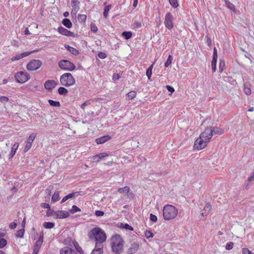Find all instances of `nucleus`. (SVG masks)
<instances>
[{
	"label": "nucleus",
	"instance_id": "15",
	"mask_svg": "<svg viewBox=\"0 0 254 254\" xmlns=\"http://www.w3.org/2000/svg\"><path fill=\"white\" fill-rule=\"evenodd\" d=\"M111 136L109 135H106L96 138L95 139V142L97 144H101L111 139Z\"/></svg>",
	"mask_w": 254,
	"mask_h": 254
},
{
	"label": "nucleus",
	"instance_id": "3",
	"mask_svg": "<svg viewBox=\"0 0 254 254\" xmlns=\"http://www.w3.org/2000/svg\"><path fill=\"white\" fill-rule=\"evenodd\" d=\"M111 244L112 251L117 254H120L123 250V241L119 235H115L111 239Z\"/></svg>",
	"mask_w": 254,
	"mask_h": 254
},
{
	"label": "nucleus",
	"instance_id": "27",
	"mask_svg": "<svg viewBox=\"0 0 254 254\" xmlns=\"http://www.w3.org/2000/svg\"><path fill=\"white\" fill-rule=\"evenodd\" d=\"M3 234L0 233V249L3 248L7 244V241L2 238Z\"/></svg>",
	"mask_w": 254,
	"mask_h": 254
},
{
	"label": "nucleus",
	"instance_id": "25",
	"mask_svg": "<svg viewBox=\"0 0 254 254\" xmlns=\"http://www.w3.org/2000/svg\"><path fill=\"white\" fill-rule=\"evenodd\" d=\"M62 24L67 28H70L72 27L71 22L67 18L64 19L62 20Z\"/></svg>",
	"mask_w": 254,
	"mask_h": 254
},
{
	"label": "nucleus",
	"instance_id": "21",
	"mask_svg": "<svg viewBox=\"0 0 254 254\" xmlns=\"http://www.w3.org/2000/svg\"><path fill=\"white\" fill-rule=\"evenodd\" d=\"M211 209V205L210 203H207L204 208L201 210V215L202 216H207L210 212Z\"/></svg>",
	"mask_w": 254,
	"mask_h": 254
},
{
	"label": "nucleus",
	"instance_id": "17",
	"mask_svg": "<svg viewBox=\"0 0 254 254\" xmlns=\"http://www.w3.org/2000/svg\"><path fill=\"white\" fill-rule=\"evenodd\" d=\"M139 245L136 243L132 244L128 249L126 254H134L138 249Z\"/></svg>",
	"mask_w": 254,
	"mask_h": 254
},
{
	"label": "nucleus",
	"instance_id": "48",
	"mask_svg": "<svg viewBox=\"0 0 254 254\" xmlns=\"http://www.w3.org/2000/svg\"><path fill=\"white\" fill-rule=\"evenodd\" d=\"M216 63L217 60H213L211 62V67L213 70V72H215L216 69Z\"/></svg>",
	"mask_w": 254,
	"mask_h": 254
},
{
	"label": "nucleus",
	"instance_id": "52",
	"mask_svg": "<svg viewBox=\"0 0 254 254\" xmlns=\"http://www.w3.org/2000/svg\"><path fill=\"white\" fill-rule=\"evenodd\" d=\"M43 236H44V234L42 232L41 234H40V236L39 237V238L37 242V243H39V244H41L42 245L43 242Z\"/></svg>",
	"mask_w": 254,
	"mask_h": 254
},
{
	"label": "nucleus",
	"instance_id": "2",
	"mask_svg": "<svg viewBox=\"0 0 254 254\" xmlns=\"http://www.w3.org/2000/svg\"><path fill=\"white\" fill-rule=\"evenodd\" d=\"M178 214V209L172 205L167 204L163 207V216L165 220L174 219Z\"/></svg>",
	"mask_w": 254,
	"mask_h": 254
},
{
	"label": "nucleus",
	"instance_id": "13",
	"mask_svg": "<svg viewBox=\"0 0 254 254\" xmlns=\"http://www.w3.org/2000/svg\"><path fill=\"white\" fill-rule=\"evenodd\" d=\"M58 83L54 80H48L44 84L45 88L49 91L53 90L57 85Z\"/></svg>",
	"mask_w": 254,
	"mask_h": 254
},
{
	"label": "nucleus",
	"instance_id": "24",
	"mask_svg": "<svg viewBox=\"0 0 254 254\" xmlns=\"http://www.w3.org/2000/svg\"><path fill=\"white\" fill-rule=\"evenodd\" d=\"M64 47L72 54L74 55H77L79 54V51L73 47H71L67 45H65Z\"/></svg>",
	"mask_w": 254,
	"mask_h": 254
},
{
	"label": "nucleus",
	"instance_id": "10",
	"mask_svg": "<svg viewBox=\"0 0 254 254\" xmlns=\"http://www.w3.org/2000/svg\"><path fill=\"white\" fill-rule=\"evenodd\" d=\"M69 216L68 212L64 210H57L53 213V216L56 219H64L67 218Z\"/></svg>",
	"mask_w": 254,
	"mask_h": 254
},
{
	"label": "nucleus",
	"instance_id": "20",
	"mask_svg": "<svg viewBox=\"0 0 254 254\" xmlns=\"http://www.w3.org/2000/svg\"><path fill=\"white\" fill-rule=\"evenodd\" d=\"M109 155L105 152L101 153L99 154L94 155L92 157V159L93 162H99L102 159L105 157L108 156Z\"/></svg>",
	"mask_w": 254,
	"mask_h": 254
},
{
	"label": "nucleus",
	"instance_id": "28",
	"mask_svg": "<svg viewBox=\"0 0 254 254\" xmlns=\"http://www.w3.org/2000/svg\"><path fill=\"white\" fill-rule=\"evenodd\" d=\"M212 127L213 128V135L214 134H222L224 133L223 129H222L220 128H219L218 127Z\"/></svg>",
	"mask_w": 254,
	"mask_h": 254
},
{
	"label": "nucleus",
	"instance_id": "39",
	"mask_svg": "<svg viewBox=\"0 0 254 254\" xmlns=\"http://www.w3.org/2000/svg\"><path fill=\"white\" fill-rule=\"evenodd\" d=\"M92 102L91 100H88L85 102L84 103L82 104L80 106L81 110H85L86 107L90 105Z\"/></svg>",
	"mask_w": 254,
	"mask_h": 254
},
{
	"label": "nucleus",
	"instance_id": "60",
	"mask_svg": "<svg viewBox=\"0 0 254 254\" xmlns=\"http://www.w3.org/2000/svg\"><path fill=\"white\" fill-rule=\"evenodd\" d=\"M244 91L245 93L248 95H250L252 92L251 89L249 87H245Z\"/></svg>",
	"mask_w": 254,
	"mask_h": 254
},
{
	"label": "nucleus",
	"instance_id": "35",
	"mask_svg": "<svg viewBox=\"0 0 254 254\" xmlns=\"http://www.w3.org/2000/svg\"><path fill=\"white\" fill-rule=\"evenodd\" d=\"M55 226V224L52 222H45L43 224V227L46 229H51L53 228Z\"/></svg>",
	"mask_w": 254,
	"mask_h": 254
},
{
	"label": "nucleus",
	"instance_id": "30",
	"mask_svg": "<svg viewBox=\"0 0 254 254\" xmlns=\"http://www.w3.org/2000/svg\"><path fill=\"white\" fill-rule=\"evenodd\" d=\"M225 67V63L224 60H220L219 64V71L220 72H222Z\"/></svg>",
	"mask_w": 254,
	"mask_h": 254
},
{
	"label": "nucleus",
	"instance_id": "23",
	"mask_svg": "<svg viewBox=\"0 0 254 254\" xmlns=\"http://www.w3.org/2000/svg\"><path fill=\"white\" fill-rule=\"evenodd\" d=\"M19 146L18 143H15L12 146L10 153L9 154L10 158H12L15 154L17 149Z\"/></svg>",
	"mask_w": 254,
	"mask_h": 254
},
{
	"label": "nucleus",
	"instance_id": "44",
	"mask_svg": "<svg viewBox=\"0 0 254 254\" xmlns=\"http://www.w3.org/2000/svg\"><path fill=\"white\" fill-rule=\"evenodd\" d=\"M172 59H173V58H172V56L169 55L168 57L167 61L165 63V66L166 67H168L169 65L171 64L172 63Z\"/></svg>",
	"mask_w": 254,
	"mask_h": 254
},
{
	"label": "nucleus",
	"instance_id": "14",
	"mask_svg": "<svg viewBox=\"0 0 254 254\" xmlns=\"http://www.w3.org/2000/svg\"><path fill=\"white\" fill-rule=\"evenodd\" d=\"M58 31L63 35L67 36H73L74 33L65 28L60 26L58 28Z\"/></svg>",
	"mask_w": 254,
	"mask_h": 254
},
{
	"label": "nucleus",
	"instance_id": "61",
	"mask_svg": "<svg viewBox=\"0 0 254 254\" xmlns=\"http://www.w3.org/2000/svg\"><path fill=\"white\" fill-rule=\"evenodd\" d=\"M16 226H17V223H16L15 222H12L9 224V227L11 229H14L16 227Z\"/></svg>",
	"mask_w": 254,
	"mask_h": 254
},
{
	"label": "nucleus",
	"instance_id": "45",
	"mask_svg": "<svg viewBox=\"0 0 254 254\" xmlns=\"http://www.w3.org/2000/svg\"><path fill=\"white\" fill-rule=\"evenodd\" d=\"M121 227L123 228H124L126 230H130V231H132L133 230V228L130 226L129 225L127 224H121Z\"/></svg>",
	"mask_w": 254,
	"mask_h": 254
},
{
	"label": "nucleus",
	"instance_id": "53",
	"mask_svg": "<svg viewBox=\"0 0 254 254\" xmlns=\"http://www.w3.org/2000/svg\"><path fill=\"white\" fill-rule=\"evenodd\" d=\"M98 57L102 59H104L107 57L106 54L104 52H99L98 55Z\"/></svg>",
	"mask_w": 254,
	"mask_h": 254
},
{
	"label": "nucleus",
	"instance_id": "4",
	"mask_svg": "<svg viewBox=\"0 0 254 254\" xmlns=\"http://www.w3.org/2000/svg\"><path fill=\"white\" fill-rule=\"evenodd\" d=\"M60 83L65 87H70L75 84V79L69 72L63 74L60 78Z\"/></svg>",
	"mask_w": 254,
	"mask_h": 254
},
{
	"label": "nucleus",
	"instance_id": "26",
	"mask_svg": "<svg viewBox=\"0 0 254 254\" xmlns=\"http://www.w3.org/2000/svg\"><path fill=\"white\" fill-rule=\"evenodd\" d=\"M136 92L135 91H131L126 94V99L132 100L136 97Z\"/></svg>",
	"mask_w": 254,
	"mask_h": 254
},
{
	"label": "nucleus",
	"instance_id": "7",
	"mask_svg": "<svg viewBox=\"0 0 254 254\" xmlns=\"http://www.w3.org/2000/svg\"><path fill=\"white\" fill-rule=\"evenodd\" d=\"M208 142L200 134L199 137L195 141L194 147L197 150H201L205 147Z\"/></svg>",
	"mask_w": 254,
	"mask_h": 254
},
{
	"label": "nucleus",
	"instance_id": "51",
	"mask_svg": "<svg viewBox=\"0 0 254 254\" xmlns=\"http://www.w3.org/2000/svg\"><path fill=\"white\" fill-rule=\"evenodd\" d=\"M150 219L152 222H156L157 221V217L156 215H155L153 214H150Z\"/></svg>",
	"mask_w": 254,
	"mask_h": 254
},
{
	"label": "nucleus",
	"instance_id": "38",
	"mask_svg": "<svg viewBox=\"0 0 254 254\" xmlns=\"http://www.w3.org/2000/svg\"><path fill=\"white\" fill-rule=\"evenodd\" d=\"M48 102L50 105L53 107H59L60 105V103L58 101H55L52 100H49Z\"/></svg>",
	"mask_w": 254,
	"mask_h": 254
},
{
	"label": "nucleus",
	"instance_id": "16",
	"mask_svg": "<svg viewBox=\"0 0 254 254\" xmlns=\"http://www.w3.org/2000/svg\"><path fill=\"white\" fill-rule=\"evenodd\" d=\"M33 52H23L20 54H18L16 55L15 56L13 57L11 60V61L13 62L15 61H18L24 57L28 56L30 54L32 53Z\"/></svg>",
	"mask_w": 254,
	"mask_h": 254
},
{
	"label": "nucleus",
	"instance_id": "6",
	"mask_svg": "<svg viewBox=\"0 0 254 254\" xmlns=\"http://www.w3.org/2000/svg\"><path fill=\"white\" fill-rule=\"evenodd\" d=\"M16 81L18 83H23L27 81L30 78L29 73L24 71H19L15 75Z\"/></svg>",
	"mask_w": 254,
	"mask_h": 254
},
{
	"label": "nucleus",
	"instance_id": "63",
	"mask_svg": "<svg viewBox=\"0 0 254 254\" xmlns=\"http://www.w3.org/2000/svg\"><path fill=\"white\" fill-rule=\"evenodd\" d=\"M41 205L44 208H50V205L46 203H42Z\"/></svg>",
	"mask_w": 254,
	"mask_h": 254
},
{
	"label": "nucleus",
	"instance_id": "42",
	"mask_svg": "<svg viewBox=\"0 0 254 254\" xmlns=\"http://www.w3.org/2000/svg\"><path fill=\"white\" fill-rule=\"evenodd\" d=\"M169 1L173 8H177L179 6L177 0H169Z\"/></svg>",
	"mask_w": 254,
	"mask_h": 254
},
{
	"label": "nucleus",
	"instance_id": "40",
	"mask_svg": "<svg viewBox=\"0 0 254 254\" xmlns=\"http://www.w3.org/2000/svg\"><path fill=\"white\" fill-rule=\"evenodd\" d=\"M41 246L42 244L36 243L35 248L33 250V254H38Z\"/></svg>",
	"mask_w": 254,
	"mask_h": 254
},
{
	"label": "nucleus",
	"instance_id": "49",
	"mask_svg": "<svg viewBox=\"0 0 254 254\" xmlns=\"http://www.w3.org/2000/svg\"><path fill=\"white\" fill-rule=\"evenodd\" d=\"M24 233V229H20V230H19L18 231H17V232L16 233V236L17 237L22 238L23 236Z\"/></svg>",
	"mask_w": 254,
	"mask_h": 254
},
{
	"label": "nucleus",
	"instance_id": "64",
	"mask_svg": "<svg viewBox=\"0 0 254 254\" xmlns=\"http://www.w3.org/2000/svg\"><path fill=\"white\" fill-rule=\"evenodd\" d=\"M248 180L249 182H251L254 180V171L251 174Z\"/></svg>",
	"mask_w": 254,
	"mask_h": 254
},
{
	"label": "nucleus",
	"instance_id": "55",
	"mask_svg": "<svg viewBox=\"0 0 254 254\" xmlns=\"http://www.w3.org/2000/svg\"><path fill=\"white\" fill-rule=\"evenodd\" d=\"M213 60H217V52L216 48L213 49Z\"/></svg>",
	"mask_w": 254,
	"mask_h": 254
},
{
	"label": "nucleus",
	"instance_id": "31",
	"mask_svg": "<svg viewBox=\"0 0 254 254\" xmlns=\"http://www.w3.org/2000/svg\"><path fill=\"white\" fill-rule=\"evenodd\" d=\"M122 35L126 40H128L132 37V33L130 31H124Z\"/></svg>",
	"mask_w": 254,
	"mask_h": 254
},
{
	"label": "nucleus",
	"instance_id": "43",
	"mask_svg": "<svg viewBox=\"0 0 254 254\" xmlns=\"http://www.w3.org/2000/svg\"><path fill=\"white\" fill-rule=\"evenodd\" d=\"M234 243L232 242H228L225 246V249L226 250H231L233 249L234 246Z\"/></svg>",
	"mask_w": 254,
	"mask_h": 254
},
{
	"label": "nucleus",
	"instance_id": "56",
	"mask_svg": "<svg viewBox=\"0 0 254 254\" xmlns=\"http://www.w3.org/2000/svg\"><path fill=\"white\" fill-rule=\"evenodd\" d=\"M0 101L2 103H6L8 101V98L6 96H1L0 98Z\"/></svg>",
	"mask_w": 254,
	"mask_h": 254
},
{
	"label": "nucleus",
	"instance_id": "37",
	"mask_svg": "<svg viewBox=\"0 0 254 254\" xmlns=\"http://www.w3.org/2000/svg\"><path fill=\"white\" fill-rule=\"evenodd\" d=\"M129 190H130L129 188L128 187L126 186L123 188H119L118 189V191L120 193H127L129 192Z\"/></svg>",
	"mask_w": 254,
	"mask_h": 254
},
{
	"label": "nucleus",
	"instance_id": "33",
	"mask_svg": "<svg viewBox=\"0 0 254 254\" xmlns=\"http://www.w3.org/2000/svg\"><path fill=\"white\" fill-rule=\"evenodd\" d=\"M111 7L112 6L111 5H109L105 7L103 13V15L105 17V18H107L108 16V12L111 9Z\"/></svg>",
	"mask_w": 254,
	"mask_h": 254
},
{
	"label": "nucleus",
	"instance_id": "22",
	"mask_svg": "<svg viewBox=\"0 0 254 254\" xmlns=\"http://www.w3.org/2000/svg\"><path fill=\"white\" fill-rule=\"evenodd\" d=\"M61 254H77L75 251L68 247H64L60 250Z\"/></svg>",
	"mask_w": 254,
	"mask_h": 254
},
{
	"label": "nucleus",
	"instance_id": "36",
	"mask_svg": "<svg viewBox=\"0 0 254 254\" xmlns=\"http://www.w3.org/2000/svg\"><path fill=\"white\" fill-rule=\"evenodd\" d=\"M37 134L36 133H32L29 136L28 138L27 139V142L32 143L34 140L35 139Z\"/></svg>",
	"mask_w": 254,
	"mask_h": 254
},
{
	"label": "nucleus",
	"instance_id": "47",
	"mask_svg": "<svg viewBox=\"0 0 254 254\" xmlns=\"http://www.w3.org/2000/svg\"><path fill=\"white\" fill-rule=\"evenodd\" d=\"M144 235L147 239L152 238L154 236V234L148 230H147L145 232Z\"/></svg>",
	"mask_w": 254,
	"mask_h": 254
},
{
	"label": "nucleus",
	"instance_id": "18",
	"mask_svg": "<svg viewBox=\"0 0 254 254\" xmlns=\"http://www.w3.org/2000/svg\"><path fill=\"white\" fill-rule=\"evenodd\" d=\"M78 195H82V194L80 193V192H78V191H75V192L69 193L63 197V198L62 199V200L61 201V203H63L65 201H66L67 199L74 197L77 196Z\"/></svg>",
	"mask_w": 254,
	"mask_h": 254
},
{
	"label": "nucleus",
	"instance_id": "62",
	"mask_svg": "<svg viewBox=\"0 0 254 254\" xmlns=\"http://www.w3.org/2000/svg\"><path fill=\"white\" fill-rule=\"evenodd\" d=\"M120 78V76L118 73H114L113 76V79L114 80H116L119 79Z\"/></svg>",
	"mask_w": 254,
	"mask_h": 254
},
{
	"label": "nucleus",
	"instance_id": "46",
	"mask_svg": "<svg viewBox=\"0 0 254 254\" xmlns=\"http://www.w3.org/2000/svg\"><path fill=\"white\" fill-rule=\"evenodd\" d=\"M90 29L91 31L94 33H96L98 31V28L95 25V24L93 23H91L90 24Z\"/></svg>",
	"mask_w": 254,
	"mask_h": 254
},
{
	"label": "nucleus",
	"instance_id": "34",
	"mask_svg": "<svg viewBox=\"0 0 254 254\" xmlns=\"http://www.w3.org/2000/svg\"><path fill=\"white\" fill-rule=\"evenodd\" d=\"M60 199V195L58 191L55 192L52 197V202H55Z\"/></svg>",
	"mask_w": 254,
	"mask_h": 254
},
{
	"label": "nucleus",
	"instance_id": "5",
	"mask_svg": "<svg viewBox=\"0 0 254 254\" xmlns=\"http://www.w3.org/2000/svg\"><path fill=\"white\" fill-rule=\"evenodd\" d=\"M58 65L60 68L66 71H72L75 68V65L68 60H61L59 62Z\"/></svg>",
	"mask_w": 254,
	"mask_h": 254
},
{
	"label": "nucleus",
	"instance_id": "59",
	"mask_svg": "<svg viewBox=\"0 0 254 254\" xmlns=\"http://www.w3.org/2000/svg\"><path fill=\"white\" fill-rule=\"evenodd\" d=\"M152 71L148 69L146 70V75L147 76L148 79H150L152 75Z\"/></svg>",
	"mask_w": 254,
	"mask_h": 254
},
{
	"label": "nucleus",
	"instance_id": "58",
	"mask_svg": "<svg viewBox=\"0 0 254 254\" xmlns=\"http://www.w3.org/2000/svg\"><path fill=\"white\" fill-rule=\"evenodd\" d=\"M166 88L171 94L173 93L175 91L174 88L170 85L166 86Z\"/></svg>",
	"mask_w": 254,
	"mask_h": 254
},
{
	"label": "nucleus",
	"instance_id": "29",
	"mask_svg": "<svg viewBox=\"0 0 254 254\" xmlns=\"http://www.w3.org/2000/svg\"><path fill=\"white\" fill-rule=\"evenodd\" d=\"M58 93L62 95H66L68 93V90L64 87H60L58 89Z\"/></svg>",
	"mask_w": 254,
	"mask_h": 254
},
{
	"label": "nucleus",
	"instance_id": "12",
	"mask_svg": "<svg viewBox=\"0 0 254 254\" xmlns=\"http://www.w3.org/2000/svg\"><path fill=\"white\" fill-rule=\"evenodd\" d=\"M71 4L72 6L71 14L72 16H76L79 9V1L78 0H72Z\"/></svg>",
	"mask_w": 254,
	"mask_h": 254
},
{
	"label": "nucleus",
	"instance_id": "1",
	"mask_svg": "<svg viewBox=\"0 0 254 254\" xmlns=\"http://www.w3.org/2000/svg\"><path fill=\"white\" fill-rule=\"evenodd\" d=\"M90 240H94L96 243L102 244L107 238L105 232L100 227H95L92 229L88 234Z\"/></svg>",
	"mask_w": 254,
	"mask_h": 254
},
{
	"label": "nucleus",
	"instance_id": "54",
	"mask_svg": "<svg viewBox=\"0 0 254 254\" xmlns=\"http://www.w3.org/2000/svg\"><path fill=\"white\" fill-rule=\"evenodd\" d=\"M95 214L96 216H102L104 214V212L100 210H96L95 212Z\"/></svg>",
	"mask_w": 254,
	"mask_h": 254
},
{
	"label": "nucleus",
	"instance_id": "41",
	"mask_svg": "<svg viewBox=\"0 0 254 254\" xmlns=\"http://www.w3.org/2000/svg\"><path fill=\"white\" fill-rule=\"evenodd\" d=\"M81 209L76 205H73L72 208L69 210V212L73 214L76 212L80 211Z\"/></svg>",
	"mask_w": 254,
	"mask_h": 254
},
{
	"label": "nucleus",
	"instance_id": "50",
	"mask_svg": "<svg viewBox=\"0 0 254 254\" xmlns=\"http://www.w3.org/2000/svg\"><path fill=\"white\" fill-rule=\"evenodd\" d=\"M31 146H32V144L31 143L26 142V145H25V146L24 147V151L25 152H27L30 149Z\"/></svg>",
	"mask_w": 254,
	"mask_h": 254
},
{
	"label": "nucleus",
	"instance_id": "11",
	"mask_svg": "<svg viewBox=\"0 0 254 254\" xmlns=\"http://www.w3.org/2000/svg\"><path fill=\"white\" fill-rule=\"evenodd\" d=\"M202 137H203L205 140L209 141L213 135V128L210 127L206 128L200 134Z\"/></svg>",
	"mask_w": 254,
	"mask_h": 254
},
{
	"label": "nucleus",
	"instance_id": "57",
	"mask_svg": "<svg viewBox=\"0 0 254 254\" xmlns=\"http://www.w3.org/2000/svg\"><path fill=\"white\" fill-rule=\"evenodd\" d=\"M243 254H251V251L248 248H243L242 249Z\"/></svg>",
	"mask_w": 254,
	"mask_h": 254
},
{
	"label": "nucleus",
	"instance_id": "8",
	"mask_svg": "<svg viewBox=\"0 0 254 254\" xmlns=\"http://www.w3.org/2000/svg\"><path fill=\"white\" fill-rule=\"evenodd\" d=\"M42 65V62L38 60H34L30 61L27 65L28 70H35L39 68Z\"/></svg>",
	"mask_w": 254,
	"mask_h": 254
},
{
	"label": "nucleus",
	"instance_id": "9",
	"mask_svg": "<svg viewBox=\"0 0 254 254\" xmlns=\"http://www.w3.org/2000/svg\"><path fill=\"white\" fill-rule=\"evenodd\" d=\"M173 15L171 13L168 12L165 16L164 25L169 30H171L173 27Z\"/></svg>",
	"mask_w": 254,
	"mask_h": 254
},
{
	"label": "nucleus",
	"instance_id": "19",
	"mask_svg": "<svg viewBox=\"0 0 254 254\" xmlns=\"http://www.w3.org/2000/svg\"><path fill=\"white\" fill-rule=\"evenodd\" d=\"M103 245L98 243H96V246L94 249L92 251L91 254H103Z\"/></svg>",
	"mask_w": 254,
	"mask_h": 254
},
{
	"label": "nucleus",
	"instance_id": "32",
	"mask_svg": "<svg viewBox=\"0 0 254 254\" xmlns=\"http://www.w3.org/2000/svg\"><path fill=\"white\" fill-rule=\"evenodd\" d=\"M87 19V16L85 14H79L78 16V20L80 23H85Z\"/></svg>",
	"mask_w": 254,
	"mask_h": 254
}]
</instances>
